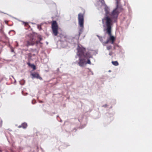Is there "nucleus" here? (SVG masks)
<instances>
[{"label": "nucleus", "mask_w": 152, "mask_h": 152, "mask_svg": "<svg viewBox=\"0 0 152 152\" xmlns=\"http://www.w3.org/2000/svg\"><path fill=\"white\" fill-rule=\"evenodd\" d=\"M43 39L42 36L37 34H31L28 35L26 41V45L27 47L35 45L37 46L39 44H42L41 41Z\"/></svg>", "instance_id": "obj_1"}, {"label": "nucleus", "mask_w": 152, "mask_h": 152, "mask_svg": "<svg viewBox=\"0 0 152 152\" xmlns=\"http://www.w3.org/2000/svg\"><path fill=\"white\" fill-rule=\"evenodd\" d=\"M106 23L107 24V26H106L107 27L106 29L108 35L110 36L109 40L111 41V44H113L115 40V38L114 36L111 35V27L112 25H110L111 23L110 20H107L106 21Z\"/></svg>", "instance_id": "obj_2"}, {"label": "nucleus", "mask_w": 152, "mask_h": 152, "mask_svg": "<svg viewBox=\"0 0 152 152\" xmlns=\"http://www.w3.org/2000/svg\"><path fill=\"white\" fill-rule=\"evenodd\" d=\"M105 11V14L104 16V18L102 19V23L106 25V26H107V24L106 23V21L107 20H110V25H113V22L112 19L108 15L109 14V9L108 7H105L104 9Z\"/></svg>", "instance_id": "obj_3"}, {"label": "nucleus", "mask_w": 152, "mask_h": 152, "mask_svg": "<svg viewBox=\"0 0 152 152\" xmlns=\"http://www.w3.org/2000/svg\"><path fill=\"white\" fill-rule=\"evenodd\" d=\"M51 28L53 34L55 36L57 35L58 34V26L56 22L53 21L52 24Z\"/></svg>", "instance_id": "obj_4"}, {"label": "nucleus", "mask_w": 152, "mask_h": 152, "mask_svg": "<svg viewBox=\"0 0 152 152\" xmlns=\"http://www.w3.org/2000/svg\"><path fill=\"white\" fill-rule=\"evenodd\" d=\"M118 8H115L112 12L111 14V18L113 20V23L116 21V19L119 13V12L118 11Z\"/></svg>", "instance_id": "obj_5"}, {"label": "nucleus", "mask_w": 152, "mask_h": 152, "mask_svg": "<svg viewBox=\"0 0 152 152\" xmlns=\"http://www.w3.org/2000/svg\"><path fill=\"white\" fill-rule=\"evenodd\" d=\"M78 24L80 27L82 28L84 27V15L81 13H80L78 15Z\"/></svg>", "instance_id": "obj_6"}, {"label": "nucleus", "mask_w": 152, "mask_h": 152, "mask_svg": "<svg viewBox=\"0 0 152 152\" xmlns=\"http://www.w3.org/2000/svg\"><path fill=\"white\" fill-rule=\"evenodd\" d=\"M77 54L79 56V57H81L82 56H83L85 52L86 49L80 47L78 46L77 48Z\"/></svg>", "instance_id": "obj_7"}, {"label": "nucleus", "mask_w": 152, "mask_h": 152, "mask_svg": "<svg viewBox=\"0 0 152 152\" xmlns=\"http://www.w3.org/2000/svg\"><path fill=\"white\" fill-rule=\"evenodd\" d=\"M79 61L78 63L79 65L81 67L83 66L84 64L85 63L84 60L81 58V57H79Z\"/></svg>", "instance_id": "obj_8"}, {"label": "nucleus", "mask_w": 152, "mask_h": 152, "mask_svg": "<svg viewBox=\"0 0 152 152\" xmlns=\"http://www.w3.org/2000/svg\"><path fill=\"white\" fill-rule=\"evenodd\" d=\"M31 75L34 77L36 78L37 79H39L41 80H42V78L37 73H35L31 74Z\"/></svg>", "instance_id": "obj_9"}, {"label": "nucleus", "mask_w": 152, "mask_h": 152, "mask_svg": "<svg viewBox=\"0 0 152 152\" xmlns=\"http://www.w3.org/2000/svg\"><path fill=\"white\" fill-rule=\"evenodd\" d=\"M83 56L87 59H89L92 57L90 53L89 52H87L86 53H84Z\"/></svg>", "instance_id": "obj_10"}, {"label": "nucleus", "mask_w": 152, "mask_h": 152, "mask_svg": "<svg viewBox=\"0 0 152 152\" xmlns=\"http://www.w3.org/2000/svg\"><path fill=\"white\" fill-rule=\"evenodd\" d=\"M27 64L29 66L32 68L34 69H36L35 66L34 64H31L30 63H28Z\"/></svg>", "instance_id": "obj_11"}, {"label": "nucleus", "mask_w": 152, "mask_h": 152, "mask_svg": "<svg viewBox=\"0 0 152 152\" xmlns=\"http://www.w3.org/2000/svg\"><path fill=\"white\" fill-rule=\"evenodd\" d=\"M22 127L24 129H25L27 126V124L26 123H24L21 124Z\"/></svg>", "instance_id": "obj_12"}, {"label": "nucleus", "mask_w": 152, "mask_h": 152, "mask_svg": "<svg viewBox=\"0 0 152 152\" xmlns=\"http://www.w3.org/2000/svg\"><path fill=\"white\" fill-rule=\"evenodd\" d=\"M112 64L115 66H118L119 64L118 62L117 61H112Z\"/></svg>", "instance_id": "obj_13"}, {"label": "nucleus", "mask_w": 152, "mask_h": 152, "mask_svg": "<svg viewBox=\"0 0 152 152\" xmlns=\"http://www.w3.org/2000/svg\"><path fill=\"white\" fill-rule=\"evenodd\" d=\"M112 48V46L111 45H109L107 46V49L108 50H109L111 49Z\"/></svg>", "instance_id": "obj_14"}, {"label": "nucleus", "mask_w": 152, "mask_h": 152, "mask_svg": "<svg viewBox=\"0 0 152 152\" xmlns=\"http://www.w3.org/2000/svg\"><path fill=\"white\" fill-rule=\"evenodd\" d=\"M86 63L90 64H91L90 60L89 59H88V60H87Z\"/></svg>", "instance_id": "obj_15"}, {"label": "nucleus", "mask_w": 152, "mask_h": 152, "mask_svg": "<svg viewBox=\"0 0 152 152\" xmlns=\"http://www.w3.org/2000/svg\"><path fill=\"white\" fill-rule=\"evenodd\" d=\"M25 26H27V27H30V26L29 25L28 23H25Z\"/></svg>", "instance_id": "obj_16"}, {"label": "nucleus", "mask_w": 152, "mask_h": 152, "mask_svg": "<svg viewBox=\"0 0 152 152\" xmlns=\"http://www.w3.org/2000/svg\"><path fill=\"white\" fill-rule=\"evenodd\" d=\"M118 1H117V2H116V4H117V7H116V8H118Z\"/></svg>", "instance_id": "obj_17"}, {"label": "nucleus", "mask_w": 152, "mask_h": 152, "mask_svg": "<svg viewBox=\"0 0 152 152\" xmlns=\"http://www.w3.org/2000/svg\"><path fill=\"white\" fill-rule=\"evenodd\" d=\"M109 41H110V40H109V39H107V41L105 42V44L108 43L109 42Z\"/></svg>", "instance_id": "obj_18"}, {"label": "nucleus", "mask_w": 152, "mask_h": 152, "mask_svg": "<svg viewBox=\"0 0 152 152\" xmlns=\"http://www.w3.org/2000/svg\"><path fill=\"white\" fill-rule=\"evenodd\" d=\"M22 127V126H21V125H20V126H18V128H20L21 127Z\"/></svg>", "instance_id": "obj_19"}, {"label": "nucleus", "mask_w": 152, "mask_h": 152, "mask_svg": "<svg viewBox=\"0 0 152 152\" xmlns=\"http://www.w3.org/2000/svg\"><path fill=\"white\" fill-rule=\"evenodd\" d=\"M80 33H79V36H80Z\"/></svg>", "instance_id": "obj_20"}]
</instances>
